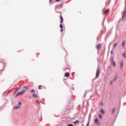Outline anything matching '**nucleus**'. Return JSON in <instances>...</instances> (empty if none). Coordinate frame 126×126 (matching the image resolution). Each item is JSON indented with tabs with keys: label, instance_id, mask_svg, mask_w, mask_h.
Segmentation results:
<instances>
[{
	"label": "nucleus",
	"instance_id": "obj_24",
	"mask_svg": "<svg viewBox=\"0 0 126 126\" xmlns=\"http://www.w3.org/2000/svg\"><path fill=\"white\" fill-rule=\"evenodd\" d=\"M117 45H118L117 43L114 44V48H115V47H116V46H117Z\"/></svg>",
	"mask_w": 126,
	"mask_h": 126
},
{
	"label": "nucleus",
	"instance_id": "obj_27",
	"mask_svg": "<svg viewBox=\"0 0 126 126\" xmlns=\"http://www.w3.org/2000/svg\"><path fill=\"white\" fill-rule=\"evenodd\" d=\"M89 125H90V123H88V124H87V126H89Z\"/></svg>",
	"mask_w": 126,
	"mask_h": 126
},
{
	"label": "nucleus",
	"instance_id": "obj_25",
	"mask_svg": "<svg viewBox=\"0 0 126 126\" xmlns=\"http://www.w3.org/2000/svg\"><path fill=\"white\" fill-rule=\"evenodd\" d=\"M99 117L100 118V119H102V116L101 115H99Z\"/></svg>",
	"mask_w": 126,
	"mask_h": 126
},
{
	"label": "nucleus",
	"instance_id": "obj_28",
	"mask_svg": "<svg viewBox=\"0 0 126 126\" xmlns=\"http://www.w3.org/2000/svg\"><path fill=\"white\" fill-rule=\"evenodd\" d=\"M78 122V121H76L74 122V124H76V123H77Z\"/></svg>",
	"mask_w": 126,
	"mask_h": 126
},
{
	"label": "nucleus",
	"instance_id": "obj_13",
	"mask_svg": "<svg viewBox=\"0 0 126 126\" xmlns=\"http://www.w3.org/2000/svg\"><path fill=\"white\" fill-rule=\"evenodd\" d=\"M118 79V76H116L114 79H113V81H117V80Z\"/></svg>",
	"mask_w": 126,
	"mask_h": 126
},
{
	"label": "nucleus",
	"instance_id": "obj_36",
	"mask_svg": "<svg viewBox=\"0 0 126 126\" xmlns=\"http://www.w3.org/2000/svg\"><path fill=\"white\" fill-rule=\"evenodd\" d=\"M82 126H83V125H82Z\"/></svg>",
	"mask_w": 126,
	"mask_h": 126
},
{
	"label": "nucleus",
	"instance_id": "obj_30",
	"mask_svg": "<svg viewBox=\"0 0 126 126\" xmlns=\"http://www.w3.org/2000/svg\"><path fill=\"white\" fill-rule=\"evenodd\" d=\"M63 30L62 29V30H61V32H63Z\"/></svg>",
	"mask_w": 126,
	"mask_h": 126
},
{
	"label": "nucleus",
	"instance_id": "obj_6",
	"mask_svg": "<svg viewBox=\"0 0 126 126\" xmlns=\"http://www.w3.org/2000/svg\"><path fill=\"white\" fill-rule=\"evenodd\" d=\"M111 63L113 65V66H116V63H115V61H114V59H112V60L111 61Z\"/></svg>",
	"mask_w": 126,
	"mask_h": 126
},
{
	"label": "nucleus",
	"instance_id": "obj_33",
	"mask_svg": "<svg viewBox=\"0 0 126 126\" xmlns=\"http://www.w3.org/2000/svg\"><path fill=\"white\" fill-rule=\"evenodd\" d=\"M113 51H112L111 52V54H113Z\"/></svg>",
	"mask_w": 126,
	"mask_h": 126
},
{
	"label": "nucleus",
	"instance_id": "obj_19",
	"mask_svg": "<svg viewBox=\"0 0 126 126\" xmlns=\"http://www.w3.org/2000/svg\"><path fill=\"white\" fill-rule=\"evenodd\" d=\"M32 93H33V92H36L34 89H32L31 91Z\"/></svg>",
	"mask_w": 126,
	"mask_h": 126
},
{
	"label": "nucleus",
	"instance_id": "obj_4",
	"mask_svg": "<svg viewBox=\"0 0 126 126\" xmlns=\"http://www.w3.org/2000/svg\"><path fill=\"white\" fill-rule=\"evenodd\" d=\"M100 75V70L97 69L96 71V78H97V77H98V76H99V75Z\"/></svg>",
	"mask_w": 126,
	"mask_h": 126
},
{
	"label": "nucleus",
	"instance_id": "obj_32",
	"mask_svg": "<svg viewBox=\"0 0 126 126\" xmlns=\"http://www.w3.org/2000/svg\"><path fill=\"white\" fill-rule=\"evenodd\" d=\"M61 0H56V1H60Z\"/></svg>",
	"mask_w": 126,
	"mask_h": 126
},
{
	"label": "nucleus",
	"instance_id": "obj_18",
	"mask_svg": "<svg viewBox=\"0 0 126 126\" xmlns=\"http://www.w3.org/2000/svg\"><path fill=\"white\" fill-rule=\"evenodd\" d=\"M115 110H116V109H115V108H113V109H112V114H114V113H115Z\"/></svg>",
	"mask_w": 126,
	"mask_h": 126
},
{
	"label": "nucleus",
	"instance_id": "obj_3",
	"mask_svg": "<svg viewBox=\"0 0 126 126\" xmlns=\"http://www.w3.org/2000/svg\"><path fill=\"white\" fill-rule=\"evenodd\" d=\"M60 23H63V16H62V12H60Z\"/></svg>",
	"mask_w": 126,
	"mask_h": 126
},
{
	"label": "nucleus",
	"instance_id": "obj_10",
	"mask_svg": "<svg viewBox=\"0 0 126 126\" xmlns=\"http://www.w3.org/2000/svg\"><path fill=\"white\" fill-rule=\"evenodd\" d=\"M94 123H95V124H97V125L99 124L98 119H95L94 120Z\"/></svg>",
	"mask_w": 126,
	"mask_h": 126
},
{
	"label": "nucleus",
	"instance_id": "obj_20",
	"mask_svg": "<svg viewBox=\"0 0 126 126\" xmlns=\"http://www.w3.org/2000/svg\"><path fill=\"white\" fill-rule=\"evenodd\" d=\"M18 90H16L14 93L13 94H15L17 92H18Z\"/></svg>",
	"mask_w": 126,
	"mask_h": 126
},
{
	"label": "nucleus",
	"instance_id": "obj_7",
	"mask_svg": "<svg viewBox=\"0 0 126 126\" xmlns=\"http://www.w3.org/2000/svg\"><path fill=\"white\" fill-rule=\"evenodd\" d=\"M126 10H125V11L123 14V18H125V17H126Z\"/></svg>",
	"mask_w": 126,
	"mask_h": 126
},
{
	"label": "nucleus",
	"instance_id": "obj_8",
	"mask_svg": "<svg viewBox=\"0 0 126 126\" xmlns=\"http://www.w3.org/2000/svg\"><path fill=\"white\" fill-rule=\"evenodd\" d=\"M20 107H21L20 106L17 105L16 106H14V109H15V110H16L17 109H20Z\"/></svg>",
	"mask_w": 126,
	"mask_h": 126
},
{
	"label": "nucleus",
	"instance_id": "obj_26",
	"mask_svg": "<svg viewBox=\"0 0 126 126\" xmlns=\"http://www.w3.org/2000/svg\"><path fill=\"white\" fill-rule=\"evenodd\" d=\"M67 126H73V125L72 124H70V125H68Z\"/></svg>",
	"mask_w": 126,
	"mask_h": 126
},
{
	"label": "nucleus",
	"instance_id": "obj_29",
	"mask_svg": "<svg viewBox=\"0 0 126 126\" xmlns=\"http://www.w3.org/2000/svg\"><path fill=\"white\" fill-rule=\"evenodd\" d=\"M111 84L112 85L113 84V81H112L111 82H110Z\"/></svg>",
	"mask_w": 126,
	"mask_h": 126
},
{
	"label": "nucleus",
	"instance_id": "obj_2",
	"mask_svg": "<svg viewBox=\"0 0 126 126\" xmlns=\"http://www.w3.org/2000/svg\"><path fill=\"white\" fill-rule=\"evenodd\" d=\"M103 14H105V15H107V14H108L109 12H110L108 9H104L103 10Z\"/></svg>",
	"mask_w": 126,
	"mask_h": 126
},
{
	"label": "nucleus",
	"instance_id": "obj_15",
	"mask_svg": "<svg viewBox=\"0 0 126 126\" xmlns=\"http://www.w3.org/2000/svg\"><path fill=\"white\" fill-rule=\"evenodd\" d=\"M100 112L101 113L103 114V115H104L105 114V112L104 111V110H103V109H101Z\"/></svg>",
	"mask_w": 126,
	"mask_h": 126
},
{
	"label": "nucleus",
	"instance_id": "obj_9",
	"mask_svg": "<svg viewBox=\"0 0 126 126\" xmlns=\"http://www.w3.org/2000/svg\"><path fill=\"white\" fill-rule=\"evenodd\" d=\"M120 66L121 69L123 68V67H124V63H123V62H121Z\"/></svg>",
	"mask_w": 126,
	"mask_h": 126
},
{
	"label": "nucleus",
	"instance_id": "obj_31",
	"mask_svg": "<svg viewBox=\"0 0 126 126\" xmlns=\"http://www.w3.org/2000/svg\"><path fill=\"white\" fill-rule=\"evenodd\" d=\"M103 33H104V32H103V31H102V32H101V34H103Z\"/></svg>",
	"mask_w": 126,
	"mask_h": 126
},
{
	"label": "nucleus",
	"instance_id": "obj_16",
	"mask_svg": "<svg viewBox=\"0 0 126 126\" xmlns=\"http://www.w3.org/2000/svg\"><path fill=\"white\" fill-rule=\"evenodd\" d=\"M24 87L25 88H26V89H29V87L28 86H24Z\"/></svg>",
	"mask_w": 126,
	"mask_h": 126
},
{
	"label": "nucleus",
	"instance_id": "obj_5",
	"mask_svg": "<svg viewBox=\"0 0 126 126\" xmlns=\"http://www.w3.org/2000/svg\"><path fill=\"white\" fill-rule=\"evenodd\" d=\"M101 44L99 43L97 46H96V49L97 50H100V49H101Z\"/></svg>",
	"mask_w": 126,
	"mask_h": 126
},
{
	"label": "nucleus",
	"instance_id": "obj_21",
	"mask_svg": "<svg viewBox=\"0 0 126 126\" xmlns=\"http://www.w3.org/2000/svg\"><path fill=\"white\" fill-rule=\"evenodd\" d=\"M21 105H22L21 102H19L18 103V105L20 106V107L21 106Z\"/></svg>",
	"mask_w": 126,
	"mask_h": 126
},
{
	"label": "nucleus",
	"instance_id": "obj_14",
	"mask_svg": "<svg viewBox=\"0 0 126 126\" xmlns=\"http://www.w3.org/2000/svg\"><path fill=\"white\" fill-rule=\"evenodd\" d=\"M123 57L124 58H125V59H126V52H125L123 54Z\"/></svg>",
	"mask_w": 126,
	"mask_h": 126
},
{
	"label": "nucleus",
	"instance_id": "obj_1",
	"mask_svg": "<svg viewBox=\"0 0 126 126\" xmlns=\"http://www.w3.org/2000/svg\"><path fill=\"white\" fill-rule=\"evenodd\" d=\"M26 92V90H23L22 91L19 92L17 94L16 96H21L22 95H23Z\"/></svg>",
	"mask_w": 126,
	"mask_h": 126
},
{
	"label": "nucleus",
	"instance_id": "obj_12",
	"mask_svg": "<svg viewBox=\"0 0 126 126\" xmlns=\"http://www.w3.org/2000/svg\"><path fill=\"white\" fill-rule=\"evenodd\" d=\"M125 45H126V42L124 41L122 44V47L123 48H125Z\"/></svg>",
	"mask_w": 126,
	"mask_h": 126
},
{
	"label": "nucleus",
	"instance_id": "obj_22",
	"mask_svg": "<svg viewBox=\"0 0 126 126\" xmlns=\"http://www.w3.org/2000/svg\"><path fill=\"white\" fill-rule=\"evenodd\" d=\"M63 25L62 24H60V28L63 29Z\"/></svg>",
	"mask_w": 126,
	"mask_h": 126
},
{
	"label": "nucleus",
	"instance_id": "obj_35",
	"mask_svg": "<svg viewBox=\"0 0 126 126\" xmlns=\"http://www.w3.org/2000/svg\"><path fill=\"white\" fill-rule=\"evenodd\" d=\"M36 101H37V102L38 103V104H39V101H38V100H37Z\"/></svg>",
	"mask_w": 126,
	"mask_h": 126
},
{
	"label": "nucleus",
	"instance_id": "obj_23",
	"mask_svg": "<svg viewBox=\"0 0 126 126\" xmlns=\"http://www.w3.org/2000/svg\"><path fill=\"white\" fill-rule=\"evenodd\" d=\"M42 87V86L40 85L38 87V89H41V88Z\"/></svg>",
	"mask_w": 126,
	"mask_h": 126
},
{
	"label": "nucleus",
	"instance_id": "obj_34",
	"mask_svg": "<svg viewBox=\"0 0 126 126\" xmlns=\"http://www.w3.org/2000/svg\"><path fill=\"white\" fill-rule=\"evenodd\" d=\"M49 1L50 2H51L52 1V0H50Z\"/></svg>",
	"mask_w": 126,
	"mask_h": 126
},
{
	"label": "nucleus",
	"instance_id": "obj_11",
	"mask_svg": "<svg viewBox=\"0 0 126 126\" xmlns=\"http://www.w3.org/2000/svg\"><path fill=\"white\" fill-rule=\"evenodd\" d=\"M65 77H69V73L67 72V73L65 74Z\"/></svg>",
	"mask_w": 126,
	"mask_h": 126
},
{
	"label": "nucleus",
	"instance_id": "obj_17",
	"mask_svg": "<svg viewBox=\"0 0 126 126\" xmlns=\"http://www.w3.org/2000/svg\"><path fill=\"white\" fill-rule=\"evenodd\" d=\"M32 97H37V95H36L35 94H33Z\"/></svg>",
	"mask_w": 126,
	"mask_h": 126
}]
</instances>
